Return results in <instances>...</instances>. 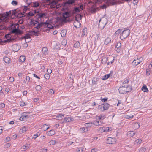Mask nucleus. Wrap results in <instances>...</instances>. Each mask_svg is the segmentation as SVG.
<instances>
[{"label": "nucleus", "mask_w": 152, "mask_h": 152, "mask_svg": "<svg viewBox=\"0 0 152 152\" xmlns=\"http://www.w3.org/2000/svg\"><path fill=\"white\" fill-rule=\"evenodd\" d=\"M47 134L49 136H51L55 134V131L53 130H51L48 131Z\"/></svg>", "instance_id": "nucleus-21"}, {"label": "nucleus", "mask_w": 152, "mask_h": 152, "mask_svg": "<svg viewBox=\"0 0 152 152\" xmlns=\"http://www.w3.org/2000/svg\"><path fill=\"white\" fill-rule=\"evenodd\" d=\"M22 116L23 118H24V120H26V119L29 118V116L28 115H22Z\"/></svg>", "instance_id": "nucleus-53"}, {"label": "nucleus", "mask_w": 152, "mask_h": 152, "mask_svg": "<svg viewBox=\"0 0 152 152\" xmlns=\"http://www.w3.org/2000/svg\"><path fill=\"white\" fill-rule=\"evenodd\" d=\"M83 149L81 148H79L76 150V151L77 152H83Z\"/></svg>", "instance_id": "nucleus-48"}, {"label": "nucleus", "mask_w": 152, "mask_h": 152, "mask_svg": "<svg viewBox=\"0 0 152 152\" xmlns=\"http://www.w3.org/2000/svg\"><path fill=\"white\" fill-rule=\"evenodd\" d=\"M134 116V115H132L129 116L127 115H125V118L127 119H129L132 118Z\"/></svg>", "instance_id": "nucleus-42"}, {"label": "nucleus", "mask_w": 152, "mask_h": 152, "mask_svg": "<svg viewBox=\"0 0 152 152\" xmlns=\"http://www.w3.org/2000/svg\"><path fill=\"white\" fill-rule=\"evenodd\" d=\"M141 89L144 92H148L149 91L146 86L145 85H143Z\"/></svg>", "instance_id": "nucleus-20"}, {"label": "nucleus", "mask_w": 152, "mask_h": 152, "mask_svg": "<svg viewBox=\"0 0 152 152\" xmlns=\"http://www.w3.org/2000/svg\"><path fill=\"white\" fill-rule=\"evenodd\" d=\"M107 58L105 57H104L102 59H101L102 63V64H105L106 63V62L107 61Z\"/></svg>", "instance_id": "nucleus-37"}, {"label": "nucleus", "mask_w": 152, "mask_h": 152, "mask_svg": "<svg viewBox=\"0 0 152 152\" xmlns=\"http://www.w3.org/2000/svg\"><path fill=\"white\" fill-rule=\"evenodd\" d=\"M48 26V22H41L40 23H38L36 26L34 28V29L35 28H37L38 30H39L42 27H47V26Z\"/></svg>", "instance_id": "nucleus-9"}, {"label": "nucleus", "mask_w": 152, "mask_h": 152, "mask_svg": "<svg viewBox=\"0 0 152 152\" xmlns=\"http://www.w3.org/2000/svg\"><path fill=\"white\" fill-rule=\"evenodd\" d=\"M66 43H67V42L66 40H64L62 42V44L63 45H66Z\"/></svg>", "instance_id": "nucleus-57"}, {"label": "nucleus", "mask_w": 152, "mask_h": 152, "mask_svg": "<svg viewBox=\"0 0 152 152\" xmlns=\"http://www.w3.org/2000/svg\"><path fill=\"white\" fill-rule=\"evenodd\" d=\"M50 145H54L55 143V140H51L49 142Z\"/></svg>", "instance_id": "nucleus-50"}, {"label": "nucleus", "mask_w": 152, "mask_h": 152, "mask_svg": "<svg viewBox=\"0 0 152 152\" xmlns=\"http://www.w3.org/2000/svg\"><path fill=\"white\" fill-rule=\"evenodd\" d=\"M85 128L84 127H83L82 128H80L79 129V131H80L82 133H83L85 132Z\"/></svg>", "instance_id": "nucleus-52"}, {"label": "nucleus", "mask_w": 152, "mask_h": 152, "mask_svg": "<svg viewBox=\"0 0 152 152\" xmlns=\"http://www.w3.org/2000/svg\"><path fill=\"white\" fill-rule=\"evenodd\" d=\"M24 14L22 13V12L18 9H16L12 10V15H15L17 18H20L23 16Z\"/></svg>", "instance_id": "nucleus-4"}, {"label": "nucleus", "mask_w": 152, "mask_h": 152, "mask_svg": "<svg viewBox=\"0 0 152 152\" xmlns=\"http://www.w3.org/2000/svg\"><path fill=\"white\" fill-rule=\"evenodd\" d=\"M70 14L68 12H65L62 14V17L61 18V20L63 22L65 23L68 21L69 20L67 18L69 16Z\"/></svg>", "instance_id": "nucleus-8"}, {"label": "nucleus", "mask_w": 152, "mask_h": 152, "mask_svg": "<svg viewBox=\"0 0 152 152\" xmlns=\"http://www.w3.org/2000/svg\"><path fill=\"white\" fill-rule=\"evenodd\" d=\"M11 4L13 5L16 6L17 5L18 3L16 1H13Z\"/></svg>", "instance_id": "nucleus-54"}, {"label": "nucleus", "mask_w": 152, "mask_h": 152, "mask_svg": "<svg viewBox=\"0 0 152 152\" xmlns=\"http://www.w3.org/2000/svg\"><path fill=\"white\" fill-rule=\"evenodd\" d=\"M93 125V123L92 122L86 123L85 124V126L86 127H91Z\"/></svg>", "instance_id": "nucleus-28"}, {"label": "nucleus", "mask_w": 152, "mask_h": 152, "mask_svg": "<svg viewBox=\"0 0 152 152\" xmlns=\"http://www.w3.org/2000/svg\"><path fill=\"white\" fill-rule=\"evenodd\" d=\"M36 15V17L38 20L39 21H40L42 20V19L43 18L45 17L47 15V14L46 12H39V11L37 10H35L34 12Z\"/></svg>", "instance_id": "nucleus-2"}, {"label": "nucleus", "mask_w": 152, "mask_h": 152, "mask_svg": "<svg viewBox=\"0 0 152 152\" xmlns=\"http://www.w3.org/2000/svg\"><path fill=\"white\" fill-rule=\"evenodd\" d=\"M48 92L50 94H53L54 93V92L53 91V90L52 89H50L48 91Z\"/></svg>", "instance_id": "nucleus-63"}, {"label": "nucleus", "mask_w": 152, "mask_h": 152, "mask_svg": "<svg viewBox=\"0 0 152 152\" xmlns=\"http://www.w3.org/2000/svg\"><path fill=\"white\" fill-rule=\"evenodd\" d=\"M64 115H63L61 114H59L56 116V117L57 118V119H60V118H62V117L64 116Z\"/></svg>", "instance_id": "nucleus-38"}, {"label": "nucleus", "mask_w": 152, "mask_h": 152, "mask_svg": "<svg viewBox=\"0 0 152 152\" xmlns=\"http://www.w3.org/2000/svg\"><path fill=\"white\" fill-rule=\"evenodd\" d=\"M80 11L81 10L79 9V7H74L72 13L75 14L77 13H79L80 12Z\"/></svg>", "instance_id": "nucleus-14"}, {"label": "nucleus", "mask_w": 152, "mask_h": 152, "mask_svg": "<svg viewBox=\"0 0 152 152\" xmlns=\"http://www.w3.org/2000/svg\"><path fill=\"white\" fill-rule=\"evenodd\" d=\"M35 14H34L33 12H30L28 14V16H33Z\"/></svg>", "instance_id": "nucleus-51"}, {"label": "nucleus", "mask_w": 152, "mask_h": 152, "mask_svg": "<svg viewBox=\"0 0 152 152\" xmlns=\"http://www.w3.org/2000/svg\"><path fill=\"white\" fill-rule=\"evenodd\" d=\"M130 33V30L126 28H124L121 34L120 38L123 40L126 38Z\"/></svg>", "instance_id": "nucleus-3"}, {"label": "nucleus", "mask_w": 152, "mask_h": 152, "mask_svg": "<svg viewBox=\"0 0 152 152\" xmlns=\"http://www.w3.org/2000/svg\"><path fill=\"white\" fill-rule=\"evenodd\" d=\"M19 60L20 61L22 62H24L25 60V56H21L19 58Z\"/></svg>", "instance_id": "nucleus-29"}, {"label": "nucleus", "mask_w": 152, "mask_h": 152, "mask_svg": "<svg viewBox=\"0 0 152 152\" xmlns=\"http://www.w3.org/2000/svg\"><path fill=\"white\" fill-rule=\"evenodd\" d=\"M39 31H31L30 32V33L31 35L33 34H34L36 35L37 36L38 35L37 34L39 33Z\"/></svg>", "instance_id": "nucleus-35"}, {"label": "nucleus", "mask_w": 152, "mask_h": 152, "mask_svg": "<svg viewBox=\"0 0 152 152\" xmlns=\"http://www.w3.org/2000/svg\"><path fill=\"white\" fill-rule=\"evenodd\" d=\"M4 61L6 63L9 64L10 63V59L8 57H6L4 58Z\"/></svg>", "instance_id": "nucleus-31"}, {"label": "nucleus", "mask_w": 152, "mask_h": 152, "mask_svg": "<svg viewBox=\"0 0 152 152\" xmlns=\"http://www.w3.org/2000/svg\"><path fill=\"white\" fill-rule=\"evenodd\" d=\"M11 36H12L11 35V34H6L5 35V37L7 39V40L5 41L4 42H7L8 39L10 38V37H11Z\"/></svg>", "instance_id": "nucleus-26"}, {"label": "nucleus", "mask_w": 152, "mask_h": 152, "mask_svg": "<svg viewBox=\"0 0 152 152\" xmlns=\"http://www.w3.org/2000/svg\"><path fill=\"white\" fill-rule=\"evenodd\" d=\"M10 28L11 30V34H21V32L19 29V25L18 24H11Z\"/></svg>", "instance_id": "nucleus-1"}, {"label": "nucleus", "mask_w": 152, "mask_h": 152, "mask_svg": "<svg viewBox=\"0 0 152 152\" xmlns=\"http://www.w3.org/2000/svg\"><path fill=\"white\" fill-rule=\"evenodd\" d=\"M143 61V58L142 57L139 58H137L136 59H134L132 63V64L135 66H136Z\"/></svg>", "instance_id": "nucleus-10"}, {"label": "nucleus", "mask_w": 152, "mask_h": 152, "mask_svg": "<svg viewBox=\"0 0 152 152\" xmlns=\"http://www.w3.org/2000/svg\"><path fill=\"white\" fill-rule=\"evenodd\" d=\"M107 23V20L106 18H102L99 20V27L101 29H103Z\"/></svg>", "instance_id": "nucleus-6"}, {"label": "nucleus", "mask_w": 152, "mask_h": 152, "mask_svg": "<svg viewBox=\"0 0 152 152\" xmlns=\"http://www.w3.org/2000/svg\"><path fill=\"white\" fill-rule=\"evenodd\" d=\"M9 80L11 82H12L14 81V79L13 77H10Z\"/></svg>", "instance_id": "nucleus-59"}, {"label": "nucleus", "mask_w": 152, "mask_h": 152, "mask_svg": "<svg viewBox=\"0 0 152 152\" xmlns=\"http://www.w3.org/2000/svg\"><path fill=\"white\" fill-rule=\"evenodd\" d=\"M47 28L45 30H44V31L46 32H49L50 31V29L53 28V26L49 23L48 22V26H47Z\"/></svg>", "instance_id": "nucleus-18"}, {"label": "nucleus", "mask_w": 152, "mask_h": 152, "mask_svg": "<svg viewBox=\"0 0 152 152\" xmlns=\"http://www.w3.org/2000/svg\"><path fill=\"white\" fill-rule=\"evenodd\" d=\"M142 142V140L140 139H137L135 140V142L138 144H140Z\"/></svg>", "instance_id": "nucleus-55"}, {"label": "nucleus", "mask_w": 152, "mask_h": 152, "mask_svg": "<svg viewBox=\"0 0 152 152\" xmlns=\"http://www.w3.org/2000/svg\"><path fill=\"white\" fill-rule=\"evenodd\" d=\"M114 1V0H106V4L101 6V8L104 9L107 8L110 5H113L116 4V3Z\"/></svg>", "instance_id": "nucleus-7"}, {"label": "nucleus", "mask_w": 152, "mask_h": 152, "mask_svg": "<svg viewBox=\"0 0 152 152\" xmlns=\"http://www.w3.org/2000/svg\"><path fill=\"white\" fill-rule=\"evenodd\" d=\"M102 124L101 121H94L93 123V124L95 125L96 126H99Z\"/></svg>", "instance_id": "nucleus-23"}, {"label": "nucleus", "mask_w": 152, "mask_h": 152, "mask_svg": "<svg viewBox=\"0 0 152 152\" xmlns=\"http://www.w3.org/2000/svg\"><path fill=\"white\" fill-rule=\"evenodd\" d=\"M47 51V49L45 47H43L42 49V52L43 54H45Z\"/></svg>", "instance_id": "nucleus-44"}, {"label": "nucleus", "mask_w": 152, "mask_h": 152, "mask_svg": "<svg viewBox=\"0 0 152 152\" xmlns=\"http://www.w3.org/2000/svg\"><path fill=\"white\" fill-rule=\"evenodd\" d=\"M49 128V127L46 124L43 125L41 127L42 129L44 131L47 130Z\"/></svg>", "instance_id": "nucleus-25"}, {"label": "nucleus", "mask_w": 152, "mask_h": 152, "mask_svg": "<svg viewBox=\"0 0 152 152\" xmlns=\"http://www.w3.org/2000/svg\"><path fill=\"white\" fill-rule=\"evenodd\" d=\"M45 78L46 79H48L50 78V75L48 74H45L44 75Z\"/></svg>", "instance_id": "nucleus-49"}, {"label": "nucleus", "mask_w": 152, "mask_h": 152, "mask_svg": "<svg viewBox=\"0 0 152 152\" xmlns=\"http://www.w3.org/2000/svg\"><path fill=\"white\" fill-rule=\"evenodd\" d=\"M41 87L39 85H37L35 87V89L36 90L38 91H40L41 89Z\"/></svg>", "instance_id": "nucleus-43"}, {"label": "nucleus", "mask_w": 152, "mask_h": 152, "mask_svg": "<svg viewBox=\"0 0 152 152\" xmlns=\"http://www.w3.org/2000/svg\"><path fill=\"white\" fill-rule=\"evenodd\" d=\"M38 23H40L39 22L38 20H34L33 19H31V21L30 22V24L31 25H34L36 26L37 25V24Z\"/></svg>", "instance_id": "nucleus-12"}, {"label": "nucleus", "mask_w": 152, "mask_h": 152, "mask_svg": "<svg viewBox=\"0 0 152 152\" xmlns=\"http://www.w3.org/2000/svg\"><path fill=\"white\" fill-rule=\"evenodd\" d=\"M119 93L121 94H126L127 93V88L126 87H125L124 86H122V87H120L119 89Z\"/></svg>", "instance_id": "nucleus-11"}, {"label": "nucleus", "mask_w": 152, "mask_h": 152, "mask_svg": "<svg viewBox=\"0 0 152 152\" xmlns=\"http://www.w3.org/2000/svg\"><path fill=\"white\" fill-rule=\"evenodd\" d=\"M26 129L25 127H22L21 129H20V132L23 133L25 132L26 131Z\"/></svg>", "instance_id": "nucleus-45"}, {"label": "nucleus", "mask_w": 152, "mask_h": 152, "mask_svg": "<svg viewBox=\"0 0 152 152\" xmlns=\"http://www.w3.org/2000/svg\"><path fill=\"white\" fill-rule=\"evenodd\" d=\"M110 41H111L110 38H107L105 39L104 43H105L106 44H107L109 43V42H110Z\"/></svg>", "instance_id": "nucleus-41"}, {"label": "nucleus", "mask_w": 152, "mask_h": 152, "mask_svg": "<svg viewBox=\"0 0 152 152\" xmlns=\"http://www.w3.org/2000/svg\"><path fill=\"white\" fill-rule=\"evenodd\" d=\"M107 143L109 144H112L115 142V139L110 137H108L107 139Z\"/></svg>", "instance_id": "nucleus-13"}, {"label": "nucleus", "mask_w": 152, "mask_h": 152, "mask_svg": "<svg viewBox=\"0 0 152 152\" xmlns=\"http://www.w3.org/2000/svg\"><path fill=\"white\" fill-rule=\"evenodd\" d=\"M87 29L86 28H84L82 31V34L83 36L85 35L86 34Z\"/></svg>", "instance_id": "nucleus-32"}, {"label": "nucleus", "mask_w": 152, "mask_h": 152, "mask_svg": "<svg viewBox=\"0 0 152 152\" xmlns=\"http://www.w3.org/2000/svg\"><path fill=\"white\" fill-rule=\"evenodd\" d=\"M146 150V148H141L139 150L140 152H145Z\"/></svg>", "instance_id": "nucleus-47"}, {"label": "nucleus", "mask_w": 152, "mask_h": 152, "mask_svg": "<svg viewBox=\"0 0 152 152\" xmlns=\"http://www.w3.org/2000/svg\"><path fill=\"white\" fill-rule=\"evenodd\" d=\"M30 34H27L25 36H24V38L26 39L31 38L30 37Z\"/></svg>", "instance_id": "nucleus-34"}, {"label": "nucleus", "mask_w": 152, "mask_h": 152, "mask_svg": "<svg viewBox=\"0 0 152 152\" xmlns=\"http://www.w3.org/2000/svg\"><path fill=\"white\" fill-rule=\"evenodd\" d=\"M127 88V93L130 92L132 90V88L131 86H128Z\"/></svg>", "instance_id": "nucleus-36"}, {"label": "nucleus", "mask_w": 152, "mask_h": 152, "mask_svg": "<svg viewBox=\"0 0 152 152\" xmlns=\"http://www.w3.org/2000/svg\"><path fill=\"white\" fill-rule=\"evenodd\" d=\"M140 127V125L139 123H135L133 125V128L135 129H138Z\"/></svg>", "instance_id": "nucleus-24"}, {"label": "nucleus", "mask_w": 152, "mask_h": 152, "mask_svg": "<svg viewBox=\"0 0 152 152\" xmlns=\"http://www.w3.org/2000/svg\"><path fill=\"white\" fill-rule=\"evenodd\" d=\"M64 121L65 122H69L71 121V119L70 117H65L64 118Z\"/></svg>", "instance_id": "nucleus-27"}, {"label": "nucleus", "mask_w": 152, "mask_h": 152, "mask_svg": "<svg viewBox=\"0 0 152 152\" xmlns=\"http://www.w3.org/2000/svg\"><path fill=\"white\" fill-rule=\"evenodd\" d=\"M79 9H80L81 10H83L84 9V7L83 4H81L79 5Z\"/></svg>", "instance_id": "nucleus-64"}, {"label": "nucleus", "mask_w": 152, "mask_h": 152, "mask_svg": "<svg viewBox=\"0 0 152 152\" xmlns=\"http://www.w3.org/2000/svg\"><path fill=\"white\" fill-rule=\"evenodd\" d=\"M100 129H102V130H103V132H108V131L109 130V128H106V129H103V128H100Z\"/></svg>", "instance_id": "nucleus-56"}, {"label": "nucleus", "mask_w": 152, "mask_h": 152, "mask_svg": "<svg viewBox=\"0 0 152 152\" xmlns=\"http://www.w3.org/2000/svg\"><path fill=\"white\" fill-rule=\"evenodd\" d=\"M75 20L76 21V22L78 23H80L79 20L81 19L82 18L81 15L80 14L77 15L75 16Z\"/></svg>", "instance_id": "nucleus-15"}, {"label": "nucleus", "mask_w": 152, "mask_h": 152, "mask_svg": "<svg viewBox=\"0 0 152 152\" xmlns=\"http://www.w3.org/2000/svg\"><path fill=\"white\" fill-rule=\"evenodd\" d=\"M103 104L104 105L103 106V109L102 110V111L107 110L109 107L110 104L107 103H104Z\"/></svg>", "instance_id": "nucleus-17"}, {"label": "nucleus", "mask_w": 152, "mask_h": 152, "mask_svg": "<svg viewBox=\"0 0 152 152\" xmlns=\"http://www.w3.org/2000/svg\"><path fill=\"white\" fill-rule=\"evenodd\" d=\"M121 29H118L115 32V34H116L118 35L120 33Z\"/></svg>", "instance_id": "nucleus-60"}, {"label": "nucleus", "mask_w": 152, "mask_h": 152, "mask_svg": "<svg viewBox=\"0 0 152 152\" xmlns=\"http://www.w3.org/2000/svg\"><path fill=\"white\" fill-rule=\"evenodd\" d=\"M61 35L62 37H64L65 36L66 34V31L64 30H63L61 31Z\"/></svg>", "instance_id": "nucleus-40"}, {"label": "nucleus", "mask_w": 152, "mask_h": 152, "mask_svg": "<svg viewBox=\"0 0 152 152\" xmlns=\"http://www.w3.org/2000/svg\"><path fill=\"white\" fill-rule=\"evenodd\" d=\"M80 45V43L78 42H77L74 45V47L75 48H78Z\"/></svg>", "instance_id": "nucleus-30"}, {"label": "nucleus", "mask_w": 152, "mask_h": 152, "mask_svg": "<svg viewBox=\"0 0 152 152\" xmlns=\"http://www.w3.org/2000/svg\"><path fill=\"white\" fill-rule=\"evenodd\" d=\"M121 44L120 42H118L117 43V45L116 46V48L117 49L120 48L121 47Z\"/></svg>", "instance_id": "nucleus-46"}, {"label": "nucleus", "mask_w": 152, "mask_h": 152, "mask_svg": "<svg viewBox=\"0 0 152 152\" xmlns=\"http://www.w3.org/2000/svg\"><path fill=\"white\" fill-rule=\"evenodd\" d=\"M129 82V81L128 80L126 79L123 81V84H126L128 83Z\"/></svg>", "instance_id": "nucleus-62"}, {"label": "nucleus", "mask_w": 152, "mask_h": 152, "mask_svg": "<svg viewBox=\"0 0 152 152\" xmlns=\"http://www.w3.org/2000/svg\"><path fill=\"white\" fill-rule=\"evenodd\" d=\"M31 7H37L39 5V3L38 2H34L31 4Z\"/></svg>", "instance_id": "nucleus-19"}, {"label": "nucleus", "mask_w": 152, "mask_h": 152, "mask_svg": "<svg viewBox=\"0 0 152 152\" xmlns=\"http://www.w3.org/2000/svg\"><path fill=\"white\" fill-rule=\"evenodd\" d=\"M57 3V2L56 1H53L51 2H50V7L51 8H55V7L57 8L56 6H55V5Z\"/></svg>", "instance_id": "nucleus-16"}, {"label": "nucleus", "mask_w": 152, "mask_h": 152, "mask_svg": "<svg viewBox=\"0 0 152 152\" xmlns=\"http://www.w3.org/2000/svg\"><path fill=\"white\" fill-rule=\"evenodd\" d=\"M108 98H105L102 99L101 101L102 102H105L107 101V100Z\"/></svg>", "instance_id": "nucleus-58"}, {"label": "nucleus", "mask_w": 152, "mask_h": 152, "mask_svg": "<svg viewBox=\"0 0 152 152\" xmlns=\"http://www.w3.org/2000/svg\"><path fill=\"white\" fill-rule=\"evenodd\" d=\"M110 76V74L106 75L103 76V78L102 79V80H106Z\"/></svg>", "instance_id": "nucleus-33"}, {"label": "nucleus", "mask_w": 152, "mask_h": 152, "mask_svg": "<svg viewBox=\"0 0 152 152\" xmlns=\"http://www.w3.org/2000/svg\"><path fill=\"white\" fill-rule=\"evenodd\" d=\"M6 12L5 13L0 14V22L4 23L7 20V18L8 16H10L9 12Z\"/></svg>", "instance_id": "nucleus-5"}, {"label": "nucleus", "mask_w": 152, "mask_h": 152, "mask_svg": "<svg viewBox=\"0 0 152 152\" xmlns=\"http://www.w3.org/2000/svg\"><path fill=\"white\" fill-rule=\"evenodd\" d=\"M26 3L28 5V6H29L30 7H31V4L32 3V2H31V0H26Z\"/></svg>", "instance_id": "nucleus-39"}, {"label": "nucleus", "mask_w": 152, "mask_h": 152, "mask_svg": "<svg viewBox=\"0 0 152 152\" xmlns=\"http://www.w3.org/2000/svg\"><path fill=\"white\" fill-rule=\"evenodd\" d=\"M47 151V149H42L40 150V152H46Z\"/></svg>", "instance_id": "nucleus-61"}, {"label": "nucleus", "mask_w": 152, "mask_h": 152, "mask_svg": "<svg viewBox=\"0 0 152 152\" xmlns=\"http://www.w3.org/2000/svg\"><path fill=\"white\" fill-rule=\"evenodd\" d=\"M127 134L129 137H131L134 136L135 134V133L133 131H130L128 132Z\"/></svg>", "instance_id": "nucleus-22"}]
</instances>
